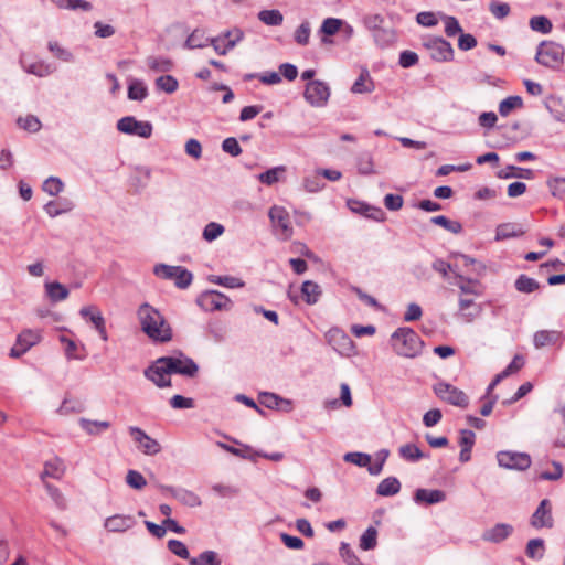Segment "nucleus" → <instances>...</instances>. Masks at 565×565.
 <instances>
[{
	"label": "nucleus",
	"mask_w": 565,
	"mask_h": 565,
	"mask_svg": "<svg viewBox=\"0 0 565 565\" xmlns=\"http://www.w3.org/2000/svg\"><path fill=\"white\" fill-rule=\"evenodd\" d=\"M142 332L153 342L167 343L172 340V329L162 313L145 302L137 310Z\"/></svg>",
	"instance_id": "obj_1"
},
{
	"label": "nucleus",
	"mask_w": 565,
	"mask_h": 565,
	"mask_svg": "<svg viewBox=\"0 0 565 565\" xmlns=\"http://www.w3.org/2000/svg\"><path fill=\"white\" fill-rule=\"evenodd\" d=\"M392 347L396 354L404 358L417 356L423 348V341L411 328H398L391 337Z\"/></svg>",
	"instance_id": "obj_2"
},
{
	"label": "nucleus",
	"mask_w": 565,
	"mask_h": 565,
	"mask_svg": "<svg viewBox=\"0 0 565 565\" xmlns=\"http://www.w3.org/2000/svg\"><path fill=\"white\" fill-rule=\"evenodd\" d=\"M564 47L552 41H543L537 47L535 61L550 68H558L564 62Z\"/></svg>",
	"instance_id": "obj_3"
},
{
	"label": "nucleus",
	"mask_w": 565,
	"mask_h": 565,
	"mask_svg": "<svg viewBox=\"0 0 565 565\" xmlns=\"http://www.w3.org/2000/svg\"><path fill=\"white\" fill-rule=\"evenodd\" d=\"M153 273L163 279L174 280L178 288L184 289L192 282V274L181 266H169L159 264L154 266Z\"/></svg>",
	"instance_id": "obj_4"
},
{
	"label": "nucleus",
	"mask_w": 565,
	"mask_h": 565,
	"mask_svg": "<svg viewBox=\"0 0 565 565\" xmlns=\"http://www.w3.org/2000/svg\"><path fill=\"white\" fill-rule=\"evenodd\" d=\"M423 46L436 62H449L454 58L451 44L440 36H428L424 39Z\"/></svg>",
	"instance_id": "obj_5"
},
{
	"label": "nucleus",
	"mask_w": 565,
	"mask_h": 565,
	"mask_svg": "<svg viewBox=\"0 0 565 565\" xmlns=\"http://www.w3.org/2000/svg\"><path fill=\"white\" fill-rule=\"evenodd\" d=\"M435 394L443 401L460 408H467L469 405V398L461 390L456 386L439 382L434 385Z\"/></svg>",
	"instance_id": "obj_6"
},
{
	"label": "nucleus",
	"mask_w": 565,
	"mask_h": 565,
	"mask_svg": "<svg viewBox=\"0 0 565 565\" xmlns=\"http://www.w3.org/2000/svg\"><path fill=\"white\" fill-rule=\"evenodd\" d=\"M305 99L313 107H323L330 97V88L322 81L308 82L303 92Z\"/></svg>",
	"instance_id": "obj_7"
},
{
	"label": "nucleus",
	"mask_w": 565,
	"mask_h": 565,
	"mask_svg": "<svg viewBox=\"0 0 565 565\" xmlns=\"http://www.w3.org/2000/svg\"><path fill=\"white\" fill-rule=\"evenodd\" d=\"M117 129L126 135L150 138L153 127L150 121H139L132 116H126L117 121Z\"/></svg>",
	"instance_id": "obj_8"
},
{
	"label": "nucleus",
	"mask_w": 565,
	"mask_h": 565,
	"mask_svg": "<svg viewBox=\"0 0 565 565\" xmlns=\"http://www.w3.org/2000/svg\"><path fill=\"white\" fill-rule=\"evenodd\" d=\"M161 362L171 374L194 377L199 371L198 364L190 358L161 356Z\"/></svg>",
	"instance_id": "obj_9"
},
{
	"label": "nucleus",
	"mask_w": 565,
	"mask_h": 565,
	"mask_svg": "<svg viewBox=\"0 0 565 565\" xmlns=\"http://www.w3.org/2000/svg\"><path fill=\"white\" fill-rule=\"evenodd\" d=\"M497 459L500 467L521 471L530 468L532 463L531 457L526 452L499 451Z\"/></svg>",
	"instance_id": "obj_10"
},
{
	"label": "nucleus",
	"mask_w": 565,
	"mask_h": 565,
	"mask_svg": "<svg viewBox=\"0 0 565 565\" xmlns=\"http://www.w3.org/2000/svg\"><path fill=\"white\" fill-rule=\"evenodd\" d=\"M196 303L205 311L230 310L231 300L216 290H209L201 294Z\"/></svg>",
	"instance_id": "obj_11"
},
{
	"label": "nucleus",
	"mask_w": 565,
	"mask_h": 565,
	"mask_svg": "<svg viewBox=\"0 0 565 565\" xmlns=\"http://www.w3.org/2000/svg\"><path fill=\"white\" fill-rule=\"evenodd\" d=\"M269 218L276 231L282 239H289L292 235L289 213L281 206L274 205L269 210Z\"/></svg>",
	"instance_id": "obj_12"
},
{
	"label": "nucleus",
	"mask_w": 565,
	"mask_h": 565,
	"mask_svg": "<svg viewBox=\"0 0 565 565\" xmlns=\"http://www.w3.org/2000/svg\"><path fill=\"white\" fill-rule=\"evenodd\" d=\"M129 434L145 455L154 456L161 451L160 443L147 435L141 428L131 426L129 427Z\"/></svg>",
	"instance_id": "obj_13"
},
{
	"label": "nucleus",
	"mask_w": 565,
	"mask_h": 565,
	"mask_svg": "<svg viewBox=\"0 0 565 565\" xmlns=\"http://www.w3.org/2000/svg\"><path fill=\"white\" fill-rule=\"evenodd\" d=\"M327 342L341 355H350L353 350V341L342 330L332 328L326 333Z\"/></svg>",
	"instance_id": "obj_14"
},
{
	"label": "nucleus",
	"mask_w": 565,
	"mask_h": 565,
	"mask_svg": "<svg viewBox=\"0 0 565 565\" xmlns=\"http://www.w3.org/2000/svg\"><path fill=\"white\" fill-rule=\"evenodd\" d=\"M143 375L158 387L171 386V373L161 362V358L157 359L150 366L143 371Z\"/></svg>",
	"instance_id": "obj_15"
},
{
	"label": "nucleus",
	"mask_w": 565,
	"mask_h": 565,
	"mask_svg": "<svg viewBox=\"0 0 565 565\" xmlns=\"http://www.w3.org/2000/svg\"><path fill=\"white\" fill-rule=\"evenodd\" d=\"M530 524L535 529L554 526L552 504L548 499H543L530 519Z\"/></svg>",
	"instance_id": "obj_16"
},
{
	"label": "nucleus",
	"mask_w": 565,
	"mask_h": 565,
	"mask_svg": "<svg viewBox=\"0 0 565 565\" xmlns=\"http://www.w3.org/2000/svg\"><path fill=\"white\" fill-rule=\"evenodd\" d=\"M79 315L92 322L96 331L98 332L102 340L107 341L108 334L106 331L105 319L102 316L100 310L95 306L83 307Z\"/></svg>",
	"instance_id": "obj_17"
},
{
	"label": "nucleus",
	"mask_w": 565,
	"mask_h": 565,
	"mask_svg": "<svg viewBox=\"0 0 565 565\" xmlns=\"http://www.w3.org/2000/svg\"><path fill=\"white\" fill-rule=\"evenodd\" d=\"M159 489L162 492L169 493L171 497L180 501L182 504L194 508L201 505L200 498L192 491L182 489V488H173L170 486L160 484Z\"/></svg>",
	"instance_id": "obj_18"
},
{
	"label": "nucleus",
	"mask_w": 565,
	"mask_h": 565,
	"mask_svg": "<svg viewBox=\"0 0 565 565\" xmlns=\"http://www.w3.org/2000/svg\"><path fill=\"white\" fill-rule=\"evenodd\" d=\"M135 523L132 515L115 514L105 520L104 527L108 532H125L131 529Z\"/></svg>",
	"instance_id": "obj_19"
},
{
	"label": "nucleus",
	"mask_w": 565,
	"mask_h": 565,
	"mask_svg": "<svg viewBox=\"0 0 565 565\" xmlns=\"http://www.w3.org/2000/svg\"><path fill=\"white\" fill-rule=\"evenodd\" d=\"M513 532V526L507 523H498L482 533V540L491 543H501Z\"/></svg>",
	"instance_id": "obj_20"
},
{
	"label": "nucleus",
	"mask_w": 565,
	"mask_h": 565,
	"mask_svg": "<svg viewBox=\"0 0 565 565\" xmlns=\"http://www.w3.org/2000/svg\"><path fill=\"white\" fill-rule=\"evenodd\" d=\"M417 503L435 504L446 500V493L443 490L417 489L414 494Z\"/></svg>",
	"instance_id": "obj_21"
},
{
	"label": "nucleus",
	"mask_w": 565,
	"mask_h": 565,
	"mask_svg": "<svg viewBox=\"0 0 565 565\" xmlns=\"http://www.w3.org/2000/svg\"><path fill=\"white\" fill-rule=\"evenodd\" d=\"M243 38V32L241 30H236V38L233 40H228L226 43L222 40V36L215 38H206V42L209 45H212L214 51L220 55H225L230 50H232L237 42H239Z\"/></svg>",
	"instance_id": "obj_22"
},
{
	"label": "nucleus",
	"mask_w": 565,
	"mask_h": 565,
	"mask_svg": "<svg viewBox=\"0 0 565 565\" xmlns=\"http://www.w3.org/2000/svg\"><path fill=\"white\" fill-rule=\"evenodd\" d=\"M525 231L516 223L500 224L495 231V241H503L512 237L522 236Z\"/></svg>",
	"instance_id": "obj_23"
},
{
	"label": "nucleus",
	"mask_w": 565,
	"mask_h": 565,
	"mask_svg": "<svg viewBox=\"0 0 565 565\" xmlns=\"http://www.w3.org/2000/svg\"><path fill=\"white\" fill-rule=\"evenodd\" d=\"M374 90V83L366 68L361 71L360 76L351 87L353 94H365Z\"/></svg>",
	"instance_id": "obj_24"
},
{
	"label": "nucleus",
	"mask_w": 565,
	"mask_h": 565,
	"mask_svg": "<svg viewBox=\"0 0 565 565\" xmlns=\"http://www.w3.org/2000/svg\"><path fill=\"white\" fill-rule=\"evenodd\" d=\"M458 305L461 316L467 322L473 321L481 312V307L471 299L460 298Z\"/></svg>",
	"instance_id": "obj_25"
},
{
	"label": "nucleus",
	"mask_w": 565,
	"mask_h": 565,
	"mask_svg": "<svg viewBox=\"0 0 565 565\" xmlns=\"http://www.w3.org/2000/svg\"><path fill=\"white\" fill-rule=\"evenodd\" d=\"M301 294H302L305 301L308 305H315L318 302V300L322 294V290H321V287L317 282L311 281V280H306L302 282Z\"/></svg>",
	"instance_id": "obj_26"
},
{
	"label": "nucleus",
	"mask_w": 565,
	"mask_h": 565,
	"mask_svg": "<svg viewBox=\"0 0 565 565\" xmlns=\"http://www.w3.org/2000/svg\"><path fill=\"white\" fill-rule=\"evenodd\" d=\"M78 424L90 436L99 435L103 430L110 427V423L106 420H90L87 418H79Z\"/></svg>",
	"instance_id": "obj_27"
},
{
	"label": "nucleus",
	"mask_w": 565,
	"mask_h": 565,
	"mask_svg": "<svg viewBox=\"0 0 565 565\" xmlns=\"http://www.w3.org/2000/svg\"><path fill=\"white\" fill-rule=\"evenodd\" d=\"M401 490V482L395 477H388L382 480L376 489V493L381 497H390L398 493Z\"/></svg>",
	"instance_id": "obj_28"
},
{
	"label": "nucleus",
	"mask_w": 565,
	"mask_h": 565,
	"mask_svg": "<svg viewBox=\"0 0 565 565\" xmlns=\"http://www.w3.org/2000/svg\"><path fill=\"white\" fill-rule=\"evenodd\" d=\"M373 34L375 43L384 49L393 44L396 40V35L393 29L391 28H382L377 29Z\"/></svg>",
	"instance_id": "obj_29"
},
{
	"label": "nucleus",
	"mask_w": 565,
	"mask_h": 565,
	"mask_svg": "<svg viewBox=\"0 0 565 565\" xmlns=\"http://www.w3.org/2000/svg\"><path fill=\"white\" fill-rule=\"evenodd\" d=\"M514 287L519 292L532 294L540 289V284L534 278L522 274L515 279Z\"/></svg>",
	"instance_id": "obj_30"
},
{
	"label": "nucleus",
	"mask_w": 565,
	"mask_h": 565,
	"mask_svg": "<svg viewBox=\"0 0 565 565\" xmlns=\"http://www.w3.org/2000/svg\"><path fill=\"white\" fill-rule=\"evenodd\" d=\"M41 340L40 331L25 329L23 330L17 338L18 345L25 348L26 350L31 349L33 345L39 343Z\"/></svg>",
	"instance_id": "obj_31"
},
{
	"label": "nucleus",
	"mask_w": 565,
	"mask_h": 565,
	"mask_svg": "<svg viewBox=\"0 0 565 565\" xmlns=\"http://www.w3.org/2000/svg\"><path fill=\"white\" fill-rule=\"evenodd\" d=\"M558 338L559 332L557 331L541 330L535 332L533 342L536 349H541L545 345L555 343Z\"/></svg>",
	"instance_id": "obj_32"
},
{
	"label": "nucleus",
	"mask_w": 565,
	"mask_h": 565,
	"mask_svg": "<svg viewBox=\"0 0 565 565\" xmlns=\"http://www.w3.org/2000/svg\"><path fill=\"white\" fill-rule=\"evenodd\" d=\"M44 488L49 494V497L54 502L55 507L60 511H65L67 509V500L63 492L56 488L55 486L51 484L50 482H44Z\"/></svg>",
	"instance_id": "obj_33"
},
{
	"label": "nucleus",
	"mask_w": 565,
	"mask_h": 565,
	"mask_svg": "<svg viewBox=\"0 0 565 565\" xmlns=\"http://www.w3.org/2000/svg\"><path fill=\"white\" fill-rule=\"evenodd\" d=\"M45 289L49 298L54 302L66 299L70 294L68 289L57 281L45 284Z\"/></svg>",
	"instance_id": "obj_34"
},
{
	"label": "nucleus",
	"mask_w": 565,
	"mask_h": 565,
	"mask_svg": "<svg viewBox=\"0 0 565 565\" xmlns=\"http://www.w3.org/2000/svg\"><path fill=\"white\" fill-rule=\"evenodd\" d=\"M146 62L148 67L157 73H166L173 67V62L167 57L149 56Z\"/></svg>",
	"instance_id": "obj_35"
},
{
	"label": "nucleus",
	"mask_w": 565,
	"mask_h": 565,
	"mask_svg": "<svg viewBox=\"0 0 565 565\" xmlns=\"http://www.w3.org/2000/svg\"><path fill=\"white\" fill-rule=\"evenodd\" d=\"M258 19L265 23L266 25L277 26L280 25L284 21V15L279 10H262L258 13Z\"/></svg>",
	"instance_id": "obj_36"
},
{
	"label": "nucleus",
	"mask_w": 565,
	"mask_h": 565,
	"mask_svg": "<svg viewBox=\"0 0 565 565\" xmlns=\"http://www.w3.org/2000/svg\"><path fill=\"white\" fill-rule=\"evenodd\" d=\"M84 409L85 406L83 402L65 397L57 412L60 415H70L75 413H82Z\"/></svg>",
	"instance_id": "obj_37"
},
{
	"label": "nucleus",
	"mask_w": 565,
	"mask_h": 565,
	"mask_svg": "<svg viewBox=\"0 0 565 565\" xmlns=\"http://www.w3.org/2000/svg\"><path fill=\"white\" fill-rule=\"evenodd\" d=\"M148 89L146 85L138 79L131 81L128 86V98L131 100H142L147 97Z\"/></svg>",
	"instance_id": "obj_38"
},
{
	"label": "nucleus",
	"mask_w": 565,
	"mask_h": 565,
	"mask_svg": "<svg viewBox=\"0 0 565 565\" xmlns=\"http://www.w3.org/2000/svg\"><path fill=\"white\" fill-rule=\"evenodd\" d=\"M377 544V531L375 527L370 526L360 537V547L363 551H370L375 548Z\"/></svg>",
	"instance_id": "obj_39"
},
{
	"label": "nucleus",
	"mask_w": 565,
	"mask_h": 565,
	"mask_svg": "<svg viewBox=\"0 0 565 565\" xmlns=\"http://www.w3.org/2000/svg\"><path fill=\"white\" fill-rule=\"evenodd\" d=\"M523 100L520 96H509L503 99L499 105V113L501 116H508L512 110L521 108Z\"/></svg>",
	"instance_id": "obj_40"
},
{
	"label": "nucleus",
	"mask_w": 565,
	"mask_h": 565,
	"mask_svg": "<svg viewBox=\"0 0 565 565\" xmlns=\"http://www.w3.org/2000/svg\"><path fill=\"white\" fill-rule=\"evenodd\" d=\"M430 222L435 225L444 227L445 230L454 234H459L462 231L461 223L457 221H451L444 215L434 216L430 218Z\"/></svg>",
	"instance_id": "obj_41"
},
{
	"label": "nucleus",
	"mask_w": 565,
	"mask_h": 565,
	"mask_svg": "<svg viewBox=\"0 0 565 565\" xmlns=\"http://www.w3.org/2000/svg\"><path fill=\"white\" fill-rule=\"evenodd\" d=\"M156 86L167 94H172L178 89L179 83L171 75H162L156 79Z\"/></svg>",
	"instance_id": "obj_42"
},
{
	"label": "nucleus",
	"mask_w": 565,
	"mask_h": 565,
	"mask_svg": "<svg viewBox=\"0 0 565 565\" xmlns=\"http://www.w3.org/2000/svg\"><path fill=\"white\" fill-rule=\"evenodd\" d=\"M530 26L533 31L547 34L552 31V22L544 15H535L530 20Z\"/></svg>",
	"instance_id": "obj_43"
},
{
	"label": "nucleus",
	"mask_w": 565,
	"mask_h": 565,
	"mask_svg": "<svg viewBox=\"0 0 565 565\" xmlns=\"http://www.w3.org/2000/svg\"><path fill=\"white\" fill-rule=\"evenodd\" d=\"M47 49L56 58L63 62H73L74 60V55L67 49L62 47L56 41H50Z\"/></svg>",
	"instance_id": "obj_44"
},
{
	"label": "nucleus",
	"mask_w": 565,
	"mask_h": 565,
	"mask_svg": "<svg viewBox=\"0 0 565 565\" xmlns=\"http://www.w3.org/2000/svg\"><path fill=\"white\" fill-rule=\"evenodd\" d=\"M190 565H221V561L215 552L205 551L199 557L191 558Z\"/></svg>",
	"instance_id": "obj_45"
},
{
	"label": "nucleus",
	"mask_w": 565,
	"mask_h": 565,
	"mask_svg": "<svg viewBox=\"0 0 565 565\" xmlns=\"http://www.w3.org/2000/svg\"><path fill=\"white\" fill-rule=\"evenodd\" d=\"M399 455L409 461H417L425 457L422 450L414 444H406L399 448Z\"/></svg>",
	"instance_id": "obj_46"
},
{
	"label": "nucleus",
	"mask_w": 565,
	"mask_h": 565,
	"mask_svg": "<svg viewBox=\"0 0 565 565\" xmlns=\"http://www.w3.org/2000/svg\"><path fill=\"white\" fill-rule=\"evenodd\" d=\"M25 71L39 77H44L52 74L55 71V68L52 65L41 61L30 64L25 67Z\"/></svg>",
	"instance_id": "obj_47"
},
{
	"label": "nucleus",
	"mask_w": 565,
	"mask_h": 565,
	"mask_svg": "<svg viewBox=\"0 0 565 565\" xmlns=\"http://www.w3.org/2000/svg\"><path fill=\"white\" fill-rule=\"evenodd\" d=\"M126 483L135 489L142 490L147 486L146 478L137 470H128L126 475Z\"/></svg>",
	"instance_id": "obj_48"
},
{
	"label": "nucleus",
	"mask_w": 565,
	"mask_h": 565,
	"mask_svg": "<svg viewBox=\"0 0 565 565\" xmlns=\"http://www.w3.org/2000/svg\"><path fill=\"white\" fill-rule=\"evenodd\" d=\"M203 40V32L199 29H195L186 39L184 42V47L189 50L193 49H200L205 47L209 45V42H206V39Z\"/></svg>",
	"instance_id": "obj_49"
},
{
	"label": "nucleus",
	"mask_w": 565,
	"mask_h": 565,
	"mask_svg": "<svg viewBox=\"0 0 565 565\" xmlns=\"http://www.w3.org/2000/svg\"><path fill=\"white\" fill-rule=\"evenodd\" d=\"M456 277L460 279L458 287L462 294L480 295V291L478 290V286H479L478 280L466 278L459 274H457Z\"/></svg>",
	"instance_id": "obj_50"
},
{
	"label": "nucleus",
	"mask_w": 565,
	"mask_h": 565,
	"mask_svg": "<svg viewBox=\"0 0 565 565\" xmlns=\"http://www.w3.org/2000/svg\"><path fill=\"white\" fill-rule=\"evenodd\" d=\"M286 168L284 166L275 167L273 169H269L258 175V180L267 185H273L274 183L278 182L279 174L285 172Z\"/></svg>",
	"instance_id": "obj_51"
},
{
	"label": "nucleus",
	"mask_w": 565,
	"mask_h": 565,
	"mask_svg": "<svg viewBox=\"0 0 565 565\" xmlns=\"http://www.w3.org/2000/svg\"><path fill=\"white\" fill-rule=\"evenodd\" d=\"M259 403L262 405H264L265 407L271 408V409L278 408L280 403H286L288 405L290 404L289 401H286V399L281 398L280 396H278L274 393H268V392L260 393Z\"/></svg>",
	"instance_id": "obj_52"
},
{
	"label": "nucleus",
	"mask_w": 565,
	"mask_h": 565,
	"mask_svg": "<svg viewBox=\"0 0 565 565\" xmlns=\"http://www.w3.org/2000/svg\"><path fill=\"white\" fill-rule=\"evenodd\" d=\"M207 332L215 342H222L226 338V327L220 321L210 322Z\"/></svg>",
	"instance_id": "obj_53"
},
{
	"label": "nucleus",
	"mask_w": 565,
	"mask_h": 565,
	"mask_svg": "<svg viewBox=\"0 0 565 565\" xmlns=\"http://www.w3.org/2000/svg\"><path fill=\"white\" fill-rule=\"evenodd\" d=\"M225 228L222 224L211 222L209 223L202 233V236L205 241L212 242L216 239L218 236H221L224 233Z\"/></svg>",
	"instance_id": "obj_54"
},
{
	"label": "nucleus",
	"mask_w": 565,
	"mask_h": 565,
	"mask_svg": "<svg viewBox=\"0 0 565 565\" xmlns=\"http://www.w3.org/2000/svg\"><path fill=\"white\" fill-rule=\"evenodd\" d=\"M17 124L20 128L30 132H36L41 129V121L33 115L18 118Z\"/></svg>",
	"instance_id": "obj_55"
},
{
	"label": "nucleus",
	"mask_w": 565,
	"mask_h": 565,
	"mask_svg": "<svg viewBox=\"0 0 565 565\" xmlns=\"http://www.w3.org/2000/svg\"><path fill=\"white\" fill-rule=\"evenodd\" d=\"M343 459L359 467H366L371 462V456L363 452H348L344 455Z\"/></svg>",
	"instance_id": "obj_56"
},
{
	"label": "nucleus",
	"mask_w": 565,
	"mask_h": 565,
	"mask_svg": "<svg viewBox=\"0 0 565 565\" xmlns=\"http://www.w3.org/2000/svg\"><path fill=\"white\" fill-rule=\"evenodd\" d=\"M544 541L542 539H532L526 544V555L530 558L543 556Z\"/></svg>",
	"instance_id": "obj_57"
},
{
	"label": "nucleus",
	"mask_w": 565,
	"mask_h": 565,
	"mask_svg": "<svg viewBox=\"0 0 565 565\" xmlns=\"http://www.w3.org/2000/svg\"><path fill=\"white\" fill-rule=\"evenodd\" d=\"M310 23L308 21L302 22L295 31V41L299 45H307L310 38Z\"/></svg>",
	"instance_id": "obj_58"
},
{
	"label": "nucleus",
	"mask_w": 565,
	"mask_h": 565,
	"mask_svg": "<svg viewBox=\"0 0 565 565\" xmlns=\"http://www.w3.org/2000/svg\"><path fill=\"white\" fill-rule=\"evenodd\" d=\"M340 555L347 563V565H364L360 558L354 554L348 543H341Z\"/></svg>",
	"instance_id": "obj_59"
},
{
	"label": "nucleus",
	"mask_w": 565,
	"mask_h": 565,
	"mask_svg": "<svg viewBox=\"0 0 565 565\" xmlns=\"http://www.w3.org/2000/svg\"><path fill=\"white\" fill-rule=\"evenodd\" d=\"M211 281L227 288H239L244 286V282L239 278L232 276H213Z\"/></svg>",
	"instance_id": "obj_60"
},
{
	"label": "nucleus",
	"mask_w": 565,
	"mask_h": 565,
	"mask_svg": "<svg viewBox=\"0 0 565 565\" xmlns=\"http://www.w3.org/2000/svg\"><path fill=\"white\" fill-rule=\"evenodd\" d=\"M63 190V182L55 177H50L43 183V191L50 195H57Z\"/></svg>",
	"instance_id": "obj_61"
},
{
	"label": "nucleus",
	"mask_w": 565,
	"mask_h": 565,
	"mask_svg": "<svg viewBox=\"0 0 565 565\" xmlns=\"http://www.w3.org/2000/svg\"><path fill=\"white\" fill-rule=\"evenodd\" d=\"M185 153L193 158L194 160H199L202 157V146L199 140L191 138L184 145Z\"/></svg>",
	"instance_id": "obj_62"
},
{
	"label": "nucleus",
	"mask_w": 565,
	"mask_h": 565,
	"mask_svg": "<svg viewBox=\"0 0 565 565\" xmlns=\"http://www.w3.org/2000/svg\"><path fill=\"white\" fill-rule=\"evenodd\" d=\"M489 10L497 19L501 20L509 15L510 6L504 2L492 1L489 4Z\"/></svg>",
	"instance_id": "obj_63"
},
{
	"label": "nucleus",
	"mask_w": 565,
	"mask_h": 565,
	"mask_svg": "<svg viewBox=\"0 0 565 565\" xmlns=\"http://www.w3.org/2000/svg\"><path fill=\"white\" fill-rule=\"evenodd\" d=\"M342 25V21L335 18H328L322 22L321 32L326 35L335 34Z\"/></svg>",
	"instance_id": "obj_64"
}]
</instances>
